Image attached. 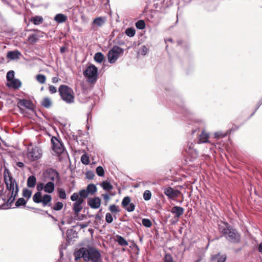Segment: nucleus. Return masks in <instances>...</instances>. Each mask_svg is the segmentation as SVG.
Listing matches in <instances>:
<instances>
[{"instance_id":"f257e3e1","label":"nucleus","mask_w":262,"mask_h":262,"mask_svg":"<svg viewBox=\"0 0 262 262\" xmlns=\"http://www.w3.org/2000/svg\"><path fill=\"white\" fill-rule=\"evenodd\" d=\"M219 231L230 243L237 244L241 242V234L236 229L233 228L227 222L221 221L219 224Z\"/></svg>"},{"instance_id":"f03ea898","label":"nucleus","mask_w":262,"mask_h":262,"mask_svg":"<svg viewBox=\"0 0 262 262\" xmlns=\"http://www.w3.org/2000/svg\"><path fill=\"white\" fill-rule=\"evenodd\" d=\"M58 92L61 99L67 103L74 102L75 96L73 89L67 85H61L58 88Z\"/></svg>"},{"instance_id":"7ed1b4c3","label":"nucleus","mask_w":262,"mask_h":262,"mask_svg":"<svg viewBox=\"0 0 262 262\" xmlns=\"http://www.w3.org/2000/svg\"><path fill=\"white\" fill-rule=\"evenodd\" d=\"M84 260L86 261L101 262V255L99 251L93 247L87 248Z\"/></svg>"},{"instance_id":"20e7f679","label":"nucleus","mask_w":262,"mask_h":262,"mask_svg":"<svg viewBox=\"0 0 262 262\" xmlns=\"http://www.w3.org/2000/svg\"><path fill=\"white\" fill-rule=\"evenodd\" d=\"M33 201L36 203H41L43 206H51L52 196L47 194L42 196L40 192H37L33 196Z\"/></svg>"},{"instance_id":"39448f33","label":"nucleus","mask_w":262,"mask_h":262,"mask_svg":"<svg viewBox=\"0 0 262 262\" xmlns=\"http://www.w3.org/2000/svg\"><path fill=\"white\" fill-rule=\"evenodd\" d=\"M4 179L8 190H11L16 189V186L18 185V184L16 180L13 179L10 171L7 168L5 169L4 172Z\"/></svg>"},{"instance_id":"423d86ee","label":"nucleus","mask_w":262,"mask_h":262,"mask_svg":"<svg viewBox=\"0 0 262 262\" xmlns=\"http://www.w3.org/2000/svg\"><path fill=\"white\" fill-rule=\"evenodd\" d=\"M83 75L89 82H96L98 78V69L94 65L91 64L83 72Z\"/></svg>"},{"instance_id":"0eeeda50","label":"nucleus","mask_w":262,"mask_h":262,"mask_svg":"<svg viewBox=\"0 0 262 262\" xmlns=\"http://www.w3.org/2000/svg\"><path fill=\"white\" fill-rule=\"evenodd\" d=\"M41 150L37 146H30L28 148L27 157L31 161H34L41 157Z\"/></svg>"},{"instance_id":"6e6552de","label":"nucleus","mask_w":262,"mask_h":262,"mask_svg":"<svg viewBox=\"0 0 262 262\" xmlns=\"http://www.w3.org/2000/svg\"><path fill=\"white\" fill-rule=\"evenodd\" d=\"M72 201H75L73 205V210L76 214H78L82 209V204L84 202L83 198H79L77 193H74L71 196Z\"/></svg>"},{"instance_id":"1a4fd4ad","label":"nucleus","mask_w":262,"mask_h":262,"mask_svg":"<svg viewBox=\"0 0 262 262\" xmlns=\"http://www.w3.org/2000/svg\"><path fill=\"white\" fill-rule=\"evenodd\" d=\"M51 141L53 150L58 156H60L64 150L63 144L55 137H52Z\"/></svg>"},{"instance_id":"9d476101","label":"nucleus","mask_w":262,"mask_h":262,"mask_svg":"<svg viewBox=\"0 0 262 262\" xmlns=\"http://www.w3.org/2000/svg\"><path fill=\"white\" fill-rule=\"evenodd\" d=\"M17 106L20 110L21 113H24V110L23 107L27 108L29 110H33L34 106L32 102L28 99H19L17 102Z\"/></svg>"},{"instance_id":"9b49d317","label":"nucleus","mask_w":262,"mask_h":262,"mask_svg":"<svg viewBox=\"0 0 262 262\" xmlns=\"http://www.w3.org/2000/svg\"><path fill=\"white\" fill-rule=\"evenodd\" d=\"M164 193L169 199H175L181 194V191L177 189H174L171 187H165L163 189Z\"/></svg>"},{"instance_id":"f8f14e48","label":"nucleus","mask_w":262,"mask_h":262,"mask_svg":"<svg viewBox=\"0 0 262 262\" xmlns=\"http://www.w3.org/2000/svg\"><path fill=\"white\" fill-rule=\"evenodd\" d=\"M131 199L128 196L124 197L121 202L122 207L128 212H132L135 209V205L130 203Z\"/></svg>"},{"instance_id":"ddd939ff","label":"nucleus","mask_w":262,"mask_h":262,"mask_svg":"<svg viewBox=\"0 0 262 262\" xmlns=\"http://www.w3.org/2000/svg\"><path fill=\"white\" fill-rule=\"evenodd\" d=\"M123 50H109L107 54L108 61L113 63L115 62L118 57L123 54Z\"/></svg>"},{"instance_id":"4468645a","label":"nucleus","mask_w":262,"mask_h":262,"mask_svg":"<svg viewBox=\"0 0 262 262\" xmlns=\"http://www.w3.org/2000/svg\"><path fill=\"white\" fill-rule=\"evenodd\" d=\"M46 178L48 180L54 182L56 180H59V173L56 170L50 168L46 171Z\"/></svg>"},{"instance_id":"2eb2a0df","label":"nucleus","mask_w":262,"mask_h":262,"mask_svg":"<svg viewBox=\"0 0 262 262\" xmlns=\"http://www.w3.org/2000/svg\"><path fill=\"white\" fill-rule=\"evenodd\" d=\"M101 199L99 197L90 198L88 201V204L93 209H98L101 205Z\"/></svg>"},{"instance_id":"dca6fc26","label":"nucleus","mask_w":262,"mask_h":262,"mask_svg":"<svg viewBox=\"0 0 262 262\" xmlns=\"http://www.w3.org/2000/svg\"><path fill=\"white\" fill-rule=\"evenodd\" d=\"M105 23V19L102 17H98L95 18L92 24V29L96 30L97 27H102Z\"/></svg>"},{"instance_id":"f3484780","label":"nucleus","mask_w":262,"mask_h":262,"mask_svg":"<svg viewBox=\"0 0 262 262\" xmlns=\"http://www.w3.org/2000/svg\"><path fill=\"white\" fill-rule=\"evenodd\" d=\"M184 209L183 208L176 206L171 208V212L174 214V216L179 218L184 213Z\"/></svg>"},{"instance_id":"a211bd4d","label":"nucleus","mask_w":262,"mask_h":262,"mask_svg":"<svg viewBox=\"0 0 262 262\" xmlns=\"http://www.w3.org/2000/svg\"><path fill=\"white\" fill-rule=\"evenodd\" d=\"M21 55V53L17 50L10 51L7 54V58L9 60L17 59Z\"/></svg>"},{"instance_id":"6ab92c4d","label":"nucleus","mask_w":262,"mask_h":262,"mask_svg":"<svg viewBox=\"0 0 262 262\" xmlns=\"http://www.w3.org/2000/svg\"><path fill=\"white\" fill-rule=\"evenodd\" d=\"M86 248H81L74 253L75 260H78L80 258H83L84 260L85 256H86Z\"/></svg>"},{"instance_id":"aec40b11","label":"nucleus","mask_w":262,"mask_h":262,"mask_svg":"<svg viewBox=\"0 0 262 262\" xmlns=\"http://www.w3.org/2000/svg\"><path fill=\"white\" fill-rule=\"evenodd\" d=\"M226 258L227 256L226 254L217 253L212 255L211 259L212 261H216V262H225Z\"/></svg>"},{"instance_id":"412c9836","label":"nucleus","mask_w":262,"mask_h":262,"mask_svg":"<svg viewBox=\"0 0 262 262\" xmlns=\"http://www.w3.org/2000/svg\"><path fill=\"white\" fill-rule=\"evenodd\" d=\"M209 134L204 130L199 135V143H207L209 142Z\"/></svg>"},{"instance_id":"4be33fe9","label":"nucleus","mask_w":262,"mask_h":262,"mask_svg":"<svg viewBox=\"0 0 262 262\" xmlns=\"http://www.w3.org/2000/svg\"><path fill=\"white\" fill-rule=\"evenodd\" d=\"M10 82L11 83H7V85L9 87H12L14 89H18L21 85L20 81L17 79H14Z\"/></svg>"},{"instance_id":"5701e85b","label":"nucleus","mask_w":262,"mask_h":262,"mask_svg":"<svg viewBox=\"0 0 262 262\" xmlns=\"http://www.w3.org/2000/svg\"><path fill=\"white\" fill-rule=\"evenodd\" d=\"M27 186L29 188H34L36 184V179L35 176H29L27 179Z\"/></svg>"},{"instance_id":"b1692460","label":"nucleus","mask_w":262,"mask_h":262,"mask_svg":"<svg viewBox=\"0 0 262 262\" xmlns=\"http://www.w3.org/2000/svg\"><path fill=\"white\" fill-rule=\"evenodd\" d=\"M55 189V185L53 182H49L45 186V191L51 193L53 192Z\"/></svg>"},{"instance_id":"393cba45","label":"nucleus","mask_w":262,"mask_h":262,"mask_svg":"<svg viewBox=\"0 0 262 262\" xmlns=\"http://www.w3.org/2000/svg\"><path fill=\"white\" fill-rule=\"evenodd\" d=\"M51 99L49 97H45L41 102V105L45 108H49L52 106Z\"/></svg>"},{"instance_id":"a878e982","label":"nucleus","mask_w":262,"mask_h":262,"mask_svg":"<svg viewBox=\"0 0 262 262\" xmlns=\"http://www.w3.org/2000/svg\"><path fill=\"white\" fill-rule=\"evenodd\" d=\"M116 241L118 243V244L122 246H127L128 244L127 241L121 235H117Z\"/></svg>"},{"instance_id":"bb28decb","label":"nucleus","mask_w":262,"mask_h":262,"mask_svg":"<svg viewBox=\"0 0 262 262\" xmlns=\"http://www.w3.org/2000/svg\"><path fill=\"white\" fill-rule=\"evenodd\" d=\"M67 19V16L63 14H58L55 15L54 20L58 23L64 22Z\"/></svg>"},{"instance_id":"cd10ccee","label":"nucleus","mask_w":262,"mask_h":262,"mask_svg":"<svg viewBox=\"0 0 262 262\" xmlns=\"http://www.w3.org/2000/svg\"><path fill=\"white\" fill-rule=\"evenodd\" d=\"M86 189L87 191L88 192L89 194H95L97 190V188L96 186H95V185H94L93 184H89L87 186Z\"/></svg>"},{"instance_id":"c85d7f7f","label":"nucleus","mask_w":262,"mask_h":262,"mask_svg":"<svg viewBox=\"0 0 262 262\" xmlns=\"http://www.w3.org/2000/svg\"><path fill=\"white\" fill-rule=\"evenodd\" d=\"M101 186L103 189L107 191H110L113 188V185L107 181L102 182L101 184Z\"/></svg>"},{"instance_id":"c756f323","label":"nucleus","mask_w":262,"mask_h":262,"mask_svg":"<svg viewBox=\"0 0 262 262\" xmlns=\"http://www.w3.org/2000/svg\"><path fill=\"white\" fill-rule=\"evenodd\" d=\"M46 76L42 74H37L36 76V80L40 84H44L46 81Z\"/></svg>"},{"instance_id":"7c9ffc66","label":"nucleus","mask_w":262,"mask_h":262,"mask_svg":"<svg viewBox=\"0 0 262 262\" xmlns=\"http://www.w3.org/2000/svg\"><path fill=\"white\" fill-rule=\"evenodd\" d=\"M63 206V204L62 202H58L56 203L53 207H52V206H50V207L54 210L59 211L62 209Z\"/></svg>"},{"instance_id":"2f4dec72","label":"nucleus","mask_w":262,"mask_h":262,"mask_svg":"<svg viewBox=\"0 0 262 262\" xmlns=\"http://www.w3.org/2000/svg\"><path fill=\"white\" fill-rule=\"evenodd\" d=\"M109 210L113 213H117L120 211L119 208L115 204H112L109 206Z\"/></svg>"},{"instance_id":"473e14b6","label":"nucleus","mask_w":262,"mask_h":262,"mask_svg":"<svg viewBox=\"0 0 262 262\" xmlns=\"http://www.w3.org/2000/svg\"><path fill=\"white\" fill-rule=\"evenodd\" d=\"M163 262H176L172 255L169 253H166L163 258Z\"/></svg>"},{"instance_id":"72a5a7b5","label":"nucleus","mask_w":262,"mask_h":262,"mask_svg":"<svg viewBox=\"0 0 262 262\" xmlns=\"http://www.w3.org/2000/svg\"><path fill=\"white\" fill-rule=\"evenodd\" d=\"M136 27L137 29L142 30L145 27V23L143 20H139L135 24Z\"/></svg>"},{"instance_id":"f704fd0d","label":"nucleus","mask_w":262,"mask_h":262,"mask_svg":"<svg viewBox=\"0 0 262 262\" xmlns=\"http://www.w3.org/2000/svg\"><path fill=\"white\" fill-rule=\"evenodd\" d=\"M94 59L98 62H101L104 59V55L100 52L97 53L94 56Z\"/></svg>"},{"instance_id":"c9c22d12","label":"nucleus","mask_w":262,"mask_h":262,"mask_svg":"<svg viewBox=\"0 0 262 262\" xmlns=\"http://www.w3.org/2000/svg\"><path fill=\"white\" fill-rule=\"evenodd\" d=\"M18 190H19L18 186L16 185L15 189L9 190L10 192L7 194V196H12V197L13 196V198H15V197L17 196V195L18 194Z\"/></svg>"},{"instance_id":"e433bc0d","label":"nucleus","mask_w":262,"mask_h":262,"mask_svg":"<svg viewBox=\"0 0 262 262\" xmlns=\"http://www.w3.org/2000/svg\"><path fill=\"white\" fill-rule=\"evenodd\" d=\"M43 19L41 17L36 16L31 18L32 21L35 25H39L42 23Z\"/></svg>"},{"instance_id":"4c0bfd02","label":"nucleus","mask_w":262,"mask_h":262,"mask_svg":"<svg viewBox=\"0 0 262 262\" xmlns=\"http://www.w3.org/2000/svg\"><path fill=\"white\" fill-rule=\"evenodd\" d=\"M136 33L135 30L133 28H128L125 30V34L129 37H133Z\"/></svg>"},{"instance_id":"58836bf2","label":"nucleus","mask_w":262,"mask_h":262,"mask_svg":"<svg viewBox=\"0 0 262 262\" xmlns=\"http://www.w3.org/2000/svg\"><path fill=\"white\" fill-rule=\"evenodd\" d=\"M32 194V191L28 189H24L23 191V196L28 199H29Z\"/></svg>"},{"instance_id":"ea45409f","label":"nucleus","mask_w":262,"mask_h":262,"mask_svg":"<svg viewBox=\"0 0 262 262\" xmlns=\"http://www.w3.org/2000/svg\"><path fill=\"white\" fill-rule=\"evenodd\" d=\"M81 161L84 165H88L90 163L89 157L86 155L84 154L81 157Z\"/></svg>"},{"instance_id":"a19ab883","label":"nucleus","mask_w":262,"mask_h":262,"mask_svg":"<svg viewBox=\"0 0 262 262\" xmlns=\"http://www.w3.org/2000/svg\"><path fill=\"white\" fill-rule=\"evenodd\" d=\"M143 225L146 227L149 228L152 226V223L149 219H143L142 221Z\"/></svg>"},{"instance_id":"79ce46f5","label":"nucleus","mask_w":262,"mask_h":262,"mask_svg":"<svg viewBox=\"0 0 262 262\" xmlns=\"http://www.w3.org/2000/svg\"><path fill=\"white\" fill-rule=\"evenodd\" d=\"M96 172L97 175L100 177H103L104 175V169L101 166H99L96 168Z\"/></svg>"},{"instance_id":"37998d69","label":"nucleus","mask_w":262,"mask_h":262,"mask_svg":"<svg viewBox=\"0 0 262 262\" xmlns=\"http://www.w3.org/2000/svg\"><path fill=\"white\" fill-rule=\"evenodd\" d=\"M27 202L26 200L21 198H19L17 200L16 202L15 203V205L16 207H19L20 206H24L26 204Z\"/></svg>"},{"instance_id":"c03bdc74","label":"nucleus","mask_w":262,"mask_h":262,"mask_svg":"<svg viewBox=\"0 0 262 262\" xmlns=\"http://www.w3.org/2000/svg\"><path fill=\"white\" fill-rule=\"evenodd\" d=\"M6 78L7 81H12L14 79V72L12 70L9 71L7 74Z\"/></svg>"},{"instance_id":"a18cd8bd","label":"nucleus","mask_w":262,"mask_h":262,"mask_svg":"<svg viewBox=\"0 0 262 262\" xmlns=\"http://www.w3.org/2000/svg\"><path fill=\"white\" fill-rule=\"evenodd\" d=\"M89 194L87 191L86 189L80 190L78 194L79 198H83V199L84 198H86V197H88Z\"/></svg>"},{"instance_id":"49530a36","label":"nucleus","mask_w":262,"mask_h":262,"mask_svg":"<svg viewBox=\"0 0 262 262\" xmlns=\"http://www.w3.org/2000/svg\"><path fill=\"white\" fill-rule=\"evenodd\" d=\"M58 192L59 194V197L62 199H66V193L65 190L62 188H58Z\"/></svg>"},{"instance_id":"de8ad7c7","label":"nucleus","mask_w":262,"mask_h":262,"mask_svg":"<svg viewBox=\"0 0 262 262\" xmlns=\"http://www.w3.org/2000/svg\"><path fill=\"white\" fill-rule=\"evenodd\" d=\"M151 196V192L149 190H146L143 193V198L145 201H148L150 199Z\"/></svg>"},{"instance_id":"09e8293b","label":"nucleus","mask_w":262,"mask_h":262,"mask_svg":"<svg viewBox=\"0 0 262 262\" xmlns=\"http://www.w3.org/2000/svg\"><path fill=\"white\" fill-rule=\"evenodd\" d=\"M7 197L8 198V199L7 201V202H6V198H3L2 199L4 202L6 203L7 206H9L14 202L15 198H13V196L12 197V196H7Z\"/></svg>"},{"instance_id":"8fccbe9b","label":"nucleus","mask_w":262,"mask_h":262,"mask_svg":"<svg viewBox=\"0 0 262 262\" xmlns=\"http://www.w3.org/2000/svg\"><path fill=\"white\" fill-rule=\"evenodd\" d=\"M28 40L30 43H34L38 40V39L35 37V35H34V34L33 33L29 36Z\"/></svg>"},{"instance_id":"3c124183","label":"nucleus","mask_w":262,"mask_h":262,"mask_svg":"<svg viewBox=\"0 0 262 262\" xmlns=\"http://www.w3.org/2000/svg\"><path fill=\"white\" fill-rule=\"evenodd\" d=\"M105 220H106V222L108 224H110L113 222V218L112 214L110 213H107L106 214Z\"/></svg>"},{"instance_id":"603ef678","label":"nucleus","mask_w":262,"mask_h":262,"mask_svg":"<svg viewBox=\"0 0 262 262\" xmlns=\"http://www.w3.org/2000/svg\"><path fill=\"white\" fill-rule=\"evenodd\" d=\"M86 178L89 180L93 179L95 177V174L92 171H88L85 173Z\"/></svg>"},{"instance_id":"864d4df0","label":"nucleus","mask_w":262,"mask_h":262,"mask_svg":"<svg viewBox=\"0 0 262 262\" xmlns=\"http://www.w3.org/2000/svg\"><path fill=\"white\" fill-rule=\"evenodd\" d=\"M33 34H34V35H35V37L38 40L39 38L42 37L43 36L44 33H43L41 31L37 30V31H35L33 33Z\"/></svg>"},{"instance_id":"5fc2aeb1","label":"nucleus","mask_w":262,"mask_h":262,"mask_svg":"<svg viewBox=\"0 0 262 262\" xmlns=\"http://www.w3.org/2000/svg\"><path fill=\"white\" fill-rule=\"evenodd\" d=\"M172 0H163V6L164 7H168L172 5Z\"/></svg>"},{"instance_id":"6e6d98bb","label":"nucleus","mask_w":262,"mask_h":262,"mask_svg":"<svg viewBox=\"0 0 262 262\" xmlns=\"http://www.w3.org/2000/svg\"><path fill=\"white\" fill-rule=\"evenodd\" d=\"M45 186L43 183H38L36 186V189L38 190L37 192H40L43 189L45 190Z\"/></svg>"},{"instance_id":"4d7b16f0","label":"nucleus","mask_w":262,"mask_h":262,"mask_svg":"<svg viewBox=\"0 0 262 262\" xmlns=\"http://www.w3.org/2000/svg\"><path fill=\"white\" fill-rule=\"evenodd\" d=\"M227 135L226 134H223L221 132H216L214 133V137L217 139L223 138Z\"/></svg>"},{"instance_id":"13d9d810","label":"nucleus","mask_w":262,"mask_h":262,"mask_svg":"<svg viewBox=\"0 0 262 262\" xmlns=\"http://www.w3.org/2000/svg\"><path fill=\"white\" fill-rule=\"evenodd\" d=\"M49 90L51 94H54L57 92V89L54 85H50L49 86Z\"/></svg>"},{"instance_id":"bf43d9fd","label":"nucleus","mask_w":262,"mask_h":262,"mask_svg":"<svg viewBox=\"0 0 262 262\" xmlns=\"http://www.w3.org/2000/svg\"><path fill=\"white\" fill-rule=\"evenodd\" d=\"M102 196L103 199L105 200L106 203H107L108 201L110 199V197L107 194H103Z\"/></svg>"},{"instance_id":"052dcab7","label":"nucleus","mask_w":262,"mask_h":262,"mask_svg":"<svg viewBox=\"0 0 262 262\" xmlns=\"http://www.w3.org/2000/svg\"><path fill=\"white\" fill-rule=\"evenodd\" d=\"M60 80V79L58 77H54L52 78V82L54 83L58 82Z\"/></svg>"},{"instance_id":"680f3d73","label":"nucleus","mask_w":262,"mask_h":262,"mask_svg":"<svg viewBox=\"0 0 262 262\" xmlns=\"http://www.w3.org/2000/svg\"><path fill=\"white\" fill-rule=\"evenodd\" d=\"M95 219L97 221H101L102 220L101 215L98 213L95 216Z\"/></svg>"},{"instance_id":"e2e57ef3","label":"nucleus","mask_w":262,"mask_h":262,"mask_svg":"<svg viewBox=\"0 0 262 262\" xmlns=\"http://www.w3.org/2000/svg\"><path fill=\"white\" fill-rule=\"evenodd\" d=\"M172 40L171 38H167L165 40V42L166 44H167L168 42H172ZM168 47V45H167L166 46V49H167Z\"/></svg>"},{"instance_id":"0e129e2a","label":"nucleus","mask_w":262,"mask_h":262,"mask_svg":"<svg viewBox=\"0 0 262 262\" xmlns=\"http://www.w3.org/2000/svg\"><path fill=\"white\" fill-rule=\"evenodd\" d=\"M16 165L17 166H18L19 167H21V168L24 167V163L23 162H17L16 163Z\"/></svg>"},{"instance_id":"69168bd1","label":"nucleus","mask_w":262,"mask_h":262,"mask_svg":"<svg viewBox=\"0 0 262 262\" xmlns=\"http://www.w3.org/2000/svg\"><path fill=\"white\" fill-rule=\"evenodd\" d=\"M258 249L259 252L262 254V242L259 244Z\"/></svg>"},{"instance_id":"338daca9","label":"nucleus","mask_w":262,"mask_h":262,"mask_svg":"<svg viewBox=\"0 0 262 262\" xmlns=\"http://www.w3.org/2000/svg\"><path fill=\"white\" fill-rule=\"evenodd\" d=\"M147 50H142V53H141L142 55H146V54L147 53Z\"/></svg>"},{"instance_id":"774afa93","label":"nucleus","mask_w":262,"mask_h":262,"mask_svg":"<svg viewBox=\"0 0 262 262\" xmlns=\"http://www.w3.org/2000/svg\"><path fill=\"white\" fill-rule=\"evenodd\" d=\"M112 49H117V50H119V49H122L121 48H120V47H117V46H114Z\"/></svg>"}]
</instances>
